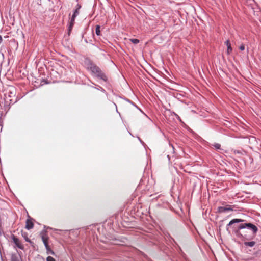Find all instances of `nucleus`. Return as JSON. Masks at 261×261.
<instances>
[{
	"label": "nucleus",
	"instance_id": "nucleus-21",
	"mask_svg": "<svg viewBox=\"0 0 261 261\" xmlns=\"http://www.w3.org/2000/svg\"><path fill=\"white\" fill-rule=\"evenodd\" d=\"M44 246L46 250L50 248L48 244H47V245H45Z\"/></svg>",
	"mask_w": 261,
	"mask_h": 261
},
{
	"label": "nucleus",
	"instance_id": "nucleus-24",
	"mask_svg": "<svg viewBox=\"0 0 261 261\" xmlns=\"http://www.w3.org/2000/svg\"><path fill=\"white\" fill-rule=\"evenodd\" d=\"M2 40H3L2 37V36L0 35V44H1V42H2Z\"/></svg>",
	"mask_w": 261,
	"mask_h": 261
},
{
	"label": "nucleus",
	"instance_id": "nucleus-14",
	"mask_svg": "<svg viewBox=\"0 0 261 261\" xmlns=\"http://www.w3.org/2000/svg\"><path fill=\"white\" fill-rule=\"evenodd\" d=\"M130 41L135 44H137L139 42V40L138 39H130Z\"/></svg>",
	"mask_w": 261,
	"mask_h": 261
},
{
	"label": "nucleus",
	"instance_id": "nucleus-4",
	"mask_svg": "<svg viewBox=\"0 0 261 261\" xmlns=\"http://www.w3.org/2000/svg\"><path fill=\"white\" fill-rule=\"evenodd\" d=\"M15 95V94L14 91H10L8 93V96H6V102L9 105L15 103L16 101H14L12 99H11V97H14Z\"/></svg>",
	"mask_w": 261,
	"mask_h": 261
},
{
	"label": "nucleus",
	"instance_id": "nucleus-25",
	"mask_svg": "<svg viewBox=\"0 0 261 261\" xmlns=\"http://www.w3.org/2000/svg\"><path fill=\"white\" fill-rule=\"evenodd\" d=\"M26 241L27 242H30V240H29L28 238L25 239Z\"/></svg>",
	"mask_w": 261,
	"mask_h": 261
},
{
	"label": "nucleus",
	"instance_id": "nucleus-1",
	"mask_svg": "<svg viewBox=\"0 0 261 261\" xmlns=\"http://www.w3.org/2000/svg\"><path fill=\"white\" fill-rule=\"evenodd\" d=\"M84 65L87 70L90 71L92 75L103 80L105 82L107 81L108 79L106 74L102 72L101 69L94 64L90 59H85L84 61Z\"/></svg>",
	"mask_w": 261,
	"mask_h": 261
},
{
	"label": "nucleus",
	"instance_id": "nucleus-10",
	"mask_svg": "<svg viewBox=\"0 0 261 261\" xmlns=\"http://www.w3.org/2000/svg\"><path fill=\"white\" fill-rule=\"evenodd\" d=\"M244 244L245 246H249L250 247H252L253 246H254L255 245V241L245 242Z\"/></svg>",
	"mask_w": 261,
	"mask_h": 261
},
{
	"label": "nucleus",
	"instance_id": "nucleus-19",
	"mask_svg": "<svg viewBox=\"0 0 261 261\" xmlns=\"http://www.w3.org/2000/svg\"><path fill=\"white\" fill-rule=\"evenodd\" d=\"M239 49H240L241 50H242V51L244 50L245 49V46H244V45L243 44H242V45L240 46Z\"/></svg>",
	"mask_w": 261,
	"mask_h": 261
},
{
	"label": "nucleus",
	"instance_id": "nucleus-5",
	"mask_svg": "<svg viewBox=\"0 0 261 261\" xmlns=\"http://www.w3.org/2000/svg\"><path fill=\"white\" fill-rule=\"evenodd\" d=\"M11 238L14 243L18 248L20 249H23V247L21 244L20 240L17 238H16L14 235H12Z\"/></svg>",
	"mask_w": 261,
	"mask_h": 261
},
{
	"label": "nucleus",
	"instance_id": "nucleus-11",
	"mask_svg": "<svg viewBox=\"0 0 261 261\" xmlns=\"http://www.w3.org/2000/svg\"><path fill=\"white\" fill-rule=\"evenodd\" d=\"M95 33L97 36L100 35V27L98 25L96 26Z\"/></svg>",
	"mask_w": 261,
	"mask_h": 261
},
{
	"label": "nucleus",
	"instance_id": "nucleus-15",
	"mask_svg": "<svg viewBox=\"0 0 261 261\" xmlns=\"http://www.w3.org/2000/svg\"><path fill=\"white\" fill-rule=\"evenodd\" d=\"M46 253L47 254L55 255V252L51 248L46 250Z\"/></svg>",
	"mask_w": 261,
	"mask_h": 261
},
{
	"label": "nucleus",
	"instance_id": "nucleus-9",
	"mask_svg": "<svg viewBox=\"0 0 261 261\" xmlns=\"http://www.w3.org/2000/svg\"><path fill=\"white\" fill-rule=\"evenodd\" d=\"M225 44H226V45L227 47V54H230L232 51V48L231 47V44H230V41L228 40H227L225 42Z\"/></svg>",
	"mask_w": 261,
	"mask_h": 261
},
{
	"label": "nucleus",
	"instance_id": "nucleus-26",
	"mask_svg": "<svg viewBox=\"0 0 261 261\" xmlns=\"http://www.w3.org/2000/svg\"><path fill=\"white\" fill-rule=\"evenodd\" d=\"M0 227H1V226H0ZM2 233V230H1V228H0V234Z\"/></svg>",
	"mask_w": 261,
	"mask_h": 261
},
{
	"label": "nucleus",
	"instance_id": "nucleus-20",
	"mask_svg": "<svg viewBox=\"0 0 261 261\" xmlns=\"http://www.w3.org/2000/svg\"><path fill=\"white\" fill-rule=\"evenodd\" d=\"M138 140H139V141L141 142V143L142 145H143L144 146H145V144L144 142L143 141H142V140L140 139V137H138Z\"/></svg>",
	"mask_w": 261,
	"mask_h": 261
},
{
	"label": "nucleus",
	"instance_id": "nucleus-22",
	"mask_svg": "<svg viewBox=\"0 0 261 261\" xmlns=\"http://www.w3.org/2000/svg\"><path fill=\"white\" fill-rule=\"evenodd\" d=\"M76 9H77L78 10L81 8V5L79 4H77L76 6Z\"/></svg>",
	"mask_w": 261,
	"mask_h": 261
},
{
	"label": "nucleus",
	"instance_id": "nucleus-17",
	"mask_svg": "<svg viewBox=\"0 0 261 261\" xmlns=\"http://www.w3.org/2000/svg\"><path fill=\"white\" fill-rule=\"evenodd\" d=\"M46 261H56V260L53 257L49 256L47 257Z\"/></svg>",
	"mask_w": 261,
	"mask_h": 261
},
{
	"label": "nucleus",
	"instance_id": "nucleus-23",
	"mask_svg": "<svg viewBox=\"0 0 261 261\" xmlns=\"http://www.w3.org/2000/svg\"><path fill=\"white\" fill-rule=\"evenodd\" d=\"M11 261H18L16 258H12Z\"/></svg>",
	"mask_w": 261,
	"mask_h": 261
},
{
	"label": "nucleus",
	"instance_id": "nucleus-18",
	"mask_svg": "<svg viewBox=\"0 0 261 261\" xmlns=\"http://www.w3.org/2000/svg\"><path fill=\"white\" fill-rule=\"evenodd\" d=\"M75 18V17H73V16H72V17L71 18L70 22L69 23L74 24Z\"/></svg>",
	"mask_w": 261,
	"mask_h": 261
},
{
	"label": "nucleus",
	"instance_id": "nucleus-16",
	"mask_svg": "<svg viewBox=\"0 0 261 261\" xmlns=\"http://www.w3.org/2000/svg\"><path fill=\"white\" fill-rule=\"evenodd\" d=\"M79 14V10L77 9H75L74 11V13L72 15L73 17H76Z\"/></svg>",
	"mask_w": 261,
	"mask_h": 261
},
{
	"label": "nucleus",
	"instance_id": "nucleus-27",
	"mask_svg": "<svg viewBox=\"0 0 261 261\" xmlns=\"http://www.w3.org/2000/svg\"><path fill=\"white\" fill-rule=\"evenodd\" d=\"M100 88L102 89L104 91V90L102 88V87H100Z\"/></svg>",
	"mask_w": 261,
	"mask_h": 261
},
{
	"label": "nucleus",
	"instance_id": "nucleus-8",
	"mask_svg": "<svg viewBox=\"0 0 261 261\" xmlns=\"http://www.w3.org/2000/svg\"><path fill=\"white\" fill-rule=\"evenodd\" d=\"M34 227V224L32 221L29 219H27L26 221L25 228L28 230H30L33 228Z\"/></svg>",
	"mask_w": 261,
	"mask_h": 261
},
{
	"label": "nucleus",
	"instance_id": "nucleus-13",
	"mask_svg": "<svg viewBox=\"0 0 261 261\" xmlns=\"http://www.w3.org/2000/svg\"><path fill=\"white\" fill-rule=\"evenodd\" d=\"M213 146L215 147V148L217 150L221 149V145L219 143H214Z\"/></svg>",
	"mask_w": 261,
	"mask_h": 261
},
{
	"label": "nucleus",
	"instance_id": "nucleus-7",
	"mask_svg": "<svg viewBox=\"0 0 261 261\" xmlns=\"http://www.w3.org/2000/svg\"><path fill=\"white\" fill-rule=\"evenodd\" d=\"M41 237L44 245H47V244H48V240L49 238L47 234H46V232H42L41 233Z\"/></svg>",
	"mask_w": 261,
	"mask_h": 261
},
{
	"label": "nucleus",
	"instance_id": "nucleus-2",
	"mask_svg": "<svg viewBox=\"0 0 261 261\" xmlns=\"http://www.w3.org/2000/svg\"><path fill=\"white\" fill-rule=\"evenodd\" d=\"M246 228L251 230L254 236H255L258 230V228L255 225L251 223H245L240 224L238 227V231H237V233H238V235L240 234L241 237H242L243 238H245L246 240H249L250 238H247V236L246 234L243 235L241 233L239 234L238 232V231L241 229H244Z\"/></svg>",
	"mask_w": 261,
	"mask_h": 261
},
{
	"label": "nucleus",
	"instance_id": "nucleus-3",
	"mask_svg": "<svg viewBox=\"0 0 261 261\" xmlns=\"http://www.w3.org/2000/svg\"><path fill=\"white\" fill-rule=\"evenodd\" d=\"M233 210L231 205H226L225 206H219L217 208V212L219 213H226L229 211H232Z\"/></svg>",
	"mask_w": 261,
	"mask_h": 261
},
{
	"label": "nucleus",
	"instance_id": "nucleus-12",
	"mask_svg": "<svg viewBox=\"0 0 261 261\" xmlns=\"http://www.w3.org/2000/svg\"><path fill=\"white\" fill-rule=\"evenodd\" d=\"M74 24L69 23L68 28V35H70Z\"/></svg>",
	"mask_w": 261,
	"mask_h": 261
},
{
	"label": "nucleus",
	"instance_id": "nucleus-6",
	"mask_svg": "<svg viewBox=\"0 0 261 261\" xmlns=\"http://www.w3.org/2000/svg\"><path fill=\"white\" fill-rule=\"evenodd\" d=\"M245 221L243 219H232V220H231L229 223L227 224V226H226V229L227 231H228V229H229V228L228 227L236 223H240V222H244Z\"/></svg>",
	"mask_w": 261,
	"mask_h": 261
}]
</instances>
